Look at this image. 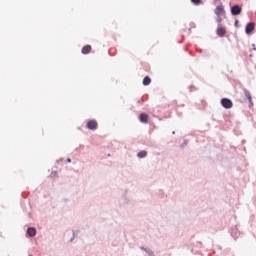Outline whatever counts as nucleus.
Instances as JSON below:
<instances>
[{"mask_svg":"<svg viewBox=\"0 0 256 256\" xmlns=\"http://www.w3.org/2000/svg\"><path fill=\"white\" fill-rule=\"evenodd\" d=\"M51 177H57V171H53V172L51 173Z\"/></svg>","mask_w":256,"mask_h":256,"instance_id":"6ab92c4d","label":"nucleus"},{"mask_svg":"<svg viewBox=\"0 0 256 256\" xmlns=\"http://www.w3.org/2000/svg\"><path fill=\"white\" fill-rule=\"evenodd\" d=\"M244 95L249 101V107H253V97L251 96V92H249L247 89H244Z\"/></svg>","mask_w":256,"mask_h":256,"instance_id":"423d86ee","label":"nucleus"},{"mask_svg":"<svg viewBox=\"0 0 256 256\" xmlns=\"http://www.w3.org/2000/svg\"><path fill=\"white\" fill-rule=\"evenodd\" d=\"M91 52V45H86L82 48V53L83 55H87L88 53Z\"/></svg>","mask_w":256,"mask_h":256,"instance_id":"f8f14e48","label":"nucleus"},{"mask_svg":"<svg viewBox=\"0 0 256 256\" xmlns=\"http://www.w3.org/2000/svg\"><path fill=\"white\" fill-rule=\"evenodd\" d=\"M97 122L95 120H90L88 121L86 127L87 129H89L90 131H95V129H97Z\"/></svg>","mask_w":256,"mask_h":256,"instance_id":"39448f33","label":"nucleus"},{"mask_svg":"<svg viewBox=\"0 0 256 256\" xmlns=\"http://www.w3.org/2000/svg\"><path fill=\"white\" fill-rule=\"evenodd\" d=\"M255 31V23L249 22L245 27L246 35H251L252 32Z\"/></svg>","mask_w":256,"mask_h":256,"instance_id":"20e7f679","label":"nucleus"},{"mask_svg":"<svg viewBox=\"0 0 256 256\" xmlns=\"http://www.w3.org/2000/svg\"><path fill=\"white\" fill-rule=\"evenodd\" d=\"M27 235H29V237H35V235H37V230L34 227H29L27 229Z\"/></svg>","mask_w":256,"mask_h":256,"instance_id":"9d476101","label":"nucleus"},{"mask_svg":"<svg viewBox=\"0 0 256 256\" xmlns=\"http://www.w3.org/2000/svg\"><path fill=\"white\" fill-rule=\"evenodd\" d=\"M231 235H232V237H234V239H237V237H239L241 235V232L239 231L237 226L232 228Z\"/></svg>","mask_w":256,"mask_h":256,"instance_id":"0eeeda50","label":"nucleus"},{"mask_svg":"<svg viewBox=\"0 0 256 256\" xmlns=\"http://www.w3.org/2000/svg\"><path fill=\"white\" fill-rule=\"evenodd\" d=\"M145 253H147L148 256H155V252H153V250L150 248L145 249Z\"/></svg>","mask_w":256,"mask_h":256,"instance_id":"2eb2a0df","label":"nucleus"},{"mask_svg":"<svg viewBox=\"0 0 256 256\" xmlns=\"http://www.w3.org/2000/svg\"><path fill=\"white\" fill-rule=\"evenodd\" d=\"M137 157L139 159H145V157H147V151L142 150V151L138 152Z\"/></svg>","mask_w":256,"mask_h":256,"instance_id":"ddd939ff","label":"nucleus"},{"mask_svg":"<svg viewBox=\"0 0 256 256\" xmlns=\"http://www.w3.org/2000/svg\"><path fill=\"white\" fill-rule=\"evenodd\" d=\"M230 11L232 15L237 16V15H241V11H243V9L241 8V6L236 4L231 7Z\"/></svg>","mask_w":256,"mask_h":256,"instance_id":"7ed1b4c3","label":"nucleus"},{"mask_svg":"<svg viewBox=\"0 0 256 256\" xmlns=\"http://www.w3.org/2000/svg\"><path fill=\"white\" fill-rule=\"evenodd\" d=\"M172 135H175V131H172Z\"/></svg>","mask_w":256,"mask_h":256,"instance_id":"b1692460","label":"nucleus"},{"mask_svg":"<svg viewBox=\"0 0 256 256\" xmlns=\"http://www.w3.org/2000/svg\"><path fill=\"white\" fill-rule=\"evenodd\" d=\"M183 145H187V143H184Z\"/></svg>","mask_w":256,"mask_h":256,"instance_id":"393cba45","label":"nucleus"},{"mask_svg":"<svg viewBox=\"0 0 256 256\" xmlns=\"http://www.w3.org/2000/svg\"><path fill=\"white\" fill-rule=\"evenodd\" d=\"M127 190H125L119 200L120 205H131V199H129V196Z\"/></svg>","mask_w":256,"mask_h":256,"instance_id":"f257e3e1","label":"nucleus"},{"mask_svg":"<svg viewBox=\"0 0 256 256\" xmlns=\"http://www.w3.org/2000/svg\"><path fill=\"white\" fill-rule=\"evenodd\" d=\"M223 13H225V8L223 7V5L217 6L215 8V15H217L218 17Z\"/></svg>","mask_w":256,"mask_h":256,"instance_id":"1a4fd4ad","label":"nucleus"},{"mask_svg":"<svg viewBox=\"0 0 256 256\" xmlns=\"http://www.w3.org/2000/svg\"><path fill=\"white\" fill-rule=\"evenodd\" d=\"M151 84V78L149 76L144 77L143 85L147 86Z\"/></svg>","mask_w":256,"mask_h":256,"instance_id":"4468645a","label":"nucleus"},{"mask_svg":"<svg viewBox=\"0 0 256 256\" xmlns=\"http://www.w3.org/2000/svg\"><path fill=\"white\" fill-rule=\"evenodd\" d=\"M221 105L224 107V109H231V107H233V101H231L229 98H222Z\"/></svg>","mask_w":256,"mask_h":256,"instance_id":"f03ea898","label":"nucleus"},{"mask_svg":"<svg viewBox=\"0 0 256 256\" xmlns=\"http://www.w3.org/2000/svg\"><path fill=\"white\" fill-rule=\"evenodd\" d=\"M140 249H141L142 251H145V249H149V248L144 247V246H141Z\"/></svg>","mask_w":256,"mask_h":256,"instance_id":"412c9836","label":"nucleus"},{"mask_svg":"<svg viewBox=\"0 0 256 256\" xmlns=\"http://www.w3.org/2000/svg\"><path fill=\"white\" fill-rule=\"evenodd\" d=\"M216 21H217V23H221L223 21V19H221V17L218 16Z\"/></svg>","mask_w":256,"mask_h":256,"instance_id":"aec40b11","label":"nucleus"},{"mask_svg":"<svg viewBox=\"0 0 256 256\" xmlns=\"http://www.w3.org/2000/svg\"><path fill=\"white\" fill-rule=\"evenodd\" d=\"M139 119H140L141 123H148L149 115L142 113V114H140Z\"/></svg>","mask_w":256,"mask_h":256,"instance_id":"9b49d317","label":"nucleus"},{"mask_svg":"<svg viewBox=\"0 0 256 256\" xmlns=\"http://www.w3.org/2000/svg\"><path fill=\"white\" fill-rule=\"evenodd\" d=\"M227 30L224 27L217 28V35L218 37H225Z\"/></svg>","mask_w":256,"mask_h":256,"instance_id":"6e6552de","label":"nucleus"},{"mask_svg":"<svg viewBox=\"0 0 256 256\" xmlns=\"http://www.w3.org/2000/svg\"><path fill=\"white\" fill-rule=\"evenodd\" d=\"M191 3H193V5H201V0H191Z\"/></svg>","mask_w":256,"mask_h":256,"instance_id":"f3484780","label":"nucleus"},{"mask_svg":"<svg viewBox=\"0 0 256 256\" xmlns=\"http://www.w3.org/2000/svg\"><path fill=\"white\" fill-rule=\"evenodd\" d=\"M234 27H239V20H235Z\"/></svg>","mask_w":256,"mask_h":256,"instance_id":"a211bd4d","label":"nucleus"},{"mask_svg":"<svg viewBox=\"0 0 256 256\" xmlns=\"http://www.w3.org/2000/svg\"><path fill=\"white\" fill-rule=\"evenodd\" d=\"M75 237H77V234L75 233V231H73L72 237L70 238V243H73V241H75Z\"/></svg>","mask_w":256,"mask_h":256,"instance_id":"dca6fc26","label":"nucleus"},{"mask_svg":"<svg viewBox=\"0 0 256 256\" xmlns=\"http://www.w3.org/2000/svg\"><path fill=\"white\" fill-rule=\"evenodd\" d=\"M252 49H253V51H256V46H255V44H252Z\"/></svg>","mask_w":256,"mask_h":256,"instance_id":"4be33fe9","label":"nucleus"},{"mask_svg":"<svg viewBox=\"0 0 256 256\" xmlns=\"http://www.w3.org/2000/svg\"><path fill=\"white\" fill-rule=\"evenodd\" d=\"M67 163H71V158H67Z\"/></svg>","mask_w":256,"mask_h":256,"instance_id":"5701e85b","label":"nucleus"}]
</instances>
